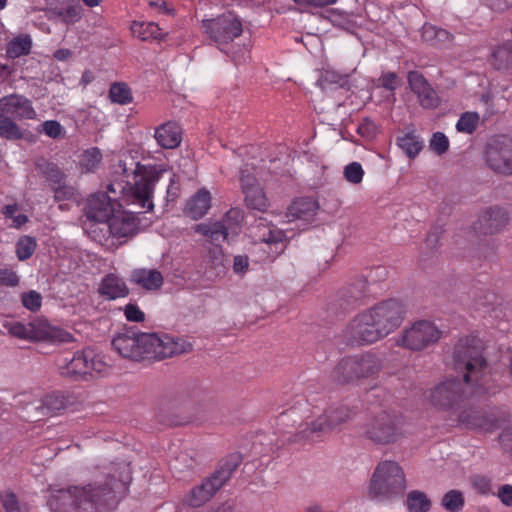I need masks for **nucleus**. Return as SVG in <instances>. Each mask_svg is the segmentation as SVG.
Instances as JSON below:
<instances>
[{
  "label": "nucleus",
  "instance_id": "f257e3e1",
  "mask_svg": "<svg viewBox=\"0 0 512 512\" xmlns=\"http://www.w3.org/2000/svg\"><path fill=\"white\" fill-rule=\"evenodd\" d=\"M453 364L455 370L462 374L464 383L454 378L446 379L427 391L425 398L435 408L456 410L468 397L496 393L497 387L491 381L480 341L472 337L459 340L454 347Z\"/></svg>",
  "mask_w": 512,
  "mask_h": 512
},
{
  "label": "nucleus",
  "instance_id": "f03ea898",
  "mask_svg": "<svg viewBox=\"0 0 512 512\" xmlns=\"http://www.w3.org/2000/svg\"><path fill=\"white\" fill-rule=\"evenodd\" d=\"M124 487L120 480L103 486L99 482L72 486L50 494L47 505L52 512H111L116 504V491Z\"/></svg>",
  "mask_w": 512,
  "mask_h": 512
},
{
  "label": "nucleus",
  "instance_id": "7ed1b4c3",
  "mask_svg": "<svg viewBox=\"0 0 512 512\" xmlns=\"http://www.w3.org/2000/svg\"><path fill=\"white\" fill-rule=\"evenodd\" d=\"M113 348L124 358L132 360L163 359L192 350V344L167 334L124 330L114 336Z\"/></svg>",
  "mask_w": 512,
  "mask_h": 512
},
{
  "label": "nucleus",
  "instance_id": "20e7f679",
  "mask_svg": "<svg viewBox=\"0 0 512 512\" xmlns=\"http://www.w3.org/2000/svg\"><path fill=\"white\" fill-rule=\"evenodd\" d=\"M351 411L345 406L329 408L322 414H316L308 405L291 408L279 416V425L294 428L295 442H309L322 434L348 421Z\"/></svg>",
  "mask_w": 512,
  "mask_h": 512
},
{
  "label": "nucleus",
  "instance_id": "39448f33",
  "mask_svg": "<svg viewBox=\"0 0 512 512\" xmlns=\"http://www.w3.org/2000/svg\"><path fill=\"white\" fill-rule=\"evenodd\" d=\"M362 429L366 440L377 446H388L405 437L406 421L401 413L381 408L368 414Z\"/></svg>",
  "mask_w": 512,
  "mask_h": 512
},
{
  "label": "nucleus",
  "instance_id": "423d86ee",
  "mask_svg": "<svg viewBox=\"0 0 512 512\" xmlns=\"http://www.w3.org/2000/svg\"><path fill=\"white\" fill-rule=\"evenodd\" d=\"M406 488V476L400 464L393 460H383L374 469L368 494L376 502L387 504L401 498Z\"/></svg>",
  "mask_w": 512,
  "mask_h": 512
},
{
  "label": "nucleus",
  "instance_id": "0eeeda50",
  "mask_svg": "<svg viewBox=\"0 0 512 512\" xmlns=\"http://www.w3.org/2000/svg\"><path fill=\"white\" fill-rule=\"evenodd\" d=\"M135 172V183L133 186L126 183H113L108 185V191L115 196L121 194L120 199L126 203H137L146 210L153 208L152 196L154 187L159 180V173L153 167L139 166L137 163Z\"/></svg>",
  "mask_w": 512,
  "mask_h": 512
},
{
  "label": "nucleus",
  "instance_id": "6e6552de",
  "mask_svg": "<svg viewBox=\"0 0 512 512\" xmlns=\"http://www.w3.org/2000/svg\"><path fill=\"white\" fill-rule=\"evenodd\" d=\"M381 367V360L377 355L363 353L340 360L332 372V377L341 384L352 383L376 375Z\"/></svg>",
  "mask_w": 512,
  "mask_h": 512
},
{
  "label": "nucleus",
  "instance_id": "1a4fd4ad",
  "mask_svg": "<svg viewBox=\"0 0 512 512\" xmlns=\"http://www.w3.org/2000/svg\"><path fill=\"white\" fill-rule=\"evenodd\" d=\"M4 328L10 335L26 341H67L70 335L48 322L36 319L29 323H23L16 320H8L4 323Z\"/></svg>",
  "mask_w": 512,
  "mask_h": 512
},
{
  "label": "nucleus",
  "instance_id": "9d476101",
  "mask_svg": "<svg viewBox=\"0 0 512 512\" xmlns=\"http://www.w3.org/2000/svg\"><path fill=\"white\" fill-rule=\"evenodd\" d=\"M201 26L220 50H223L224 45L232 42L243 32L241 20L231 11L214 18L203 19Z\"/></svg>",
  "mask_w": 512,
  "mask_h": 512
},
{
  "label": "nucleus",
  "instance_id": "9b49d317",
  "mask_svg": "<svg viewBox=\"0 0 512 512\" xmlns=\"http://www.w3.org/2000/svg\"><path fill=\"white\" fill-rule=\"evenodd\" d=\"M242 221V211L232 208L220 221L197 224L195 232L209 238L213 243L230 241L240 233Z\"/></svg>",
  "mask_w": 512,
  "mask_h": 512
},
{
  "label": "nucleus",
  "instance_id": "f8f14e48",
  "mask_svg": "<svg viewBox=\"0 0 512 512\" xmlns=\"http://www.w3.org/2000/svg\"><path fill=\"white\" fill-rule=\"evenodd\" d=\"M441 336L442 331L433 322L421 320L405 329L396 344L412 351H421L434 345Z\"/></svg>",
  "mask_w": 512,
  "mask_h": 512
},
{
  "label": "nucleus",
  "instance_id": "ddd939ff",
  "mask_svg": "<svg viewBox=\"0 0 512 512\" xmlns=\"http://www.w3.org/2000/svg\"><path fill=\"white\" fill-rule=\"evenodd\" d=\"M484 159L494 172L512 175V138L500 136L491 139L487 143Z\"/></svg>",
  "mask_w": 512,
  "mask_h": 512
},
{
  "label": "nucleus",
  "instance_id": "4468645a",
  "mask_svg": "<svg viewBox=\"0 0 512 512\" xmlns=\"http://www.w3.org/2000/svg\"><path fill=\"white\" fill-rule=\"evenodd\" d=\"M366 312L372 316L384 338L401 324L404 310L399 301L390 299L366 309Z\"/></svg>",
  "mask_w": 512,
  "mask_h": 512
},
{
  "label": "nucleus",
  "instance_id": "2eb2a0df",
  "mask_svg": "<svg viewBox=\"0 0 512 512\" xmlns=\"http://www.w3.org/2000/svg\"><path fill=\"white\" fill-rule=\"evenodd\" d=\"M347 340L356 345H369L383 339L378 326L366 310L358 313L344 331Z\"/></svg>",
  "mask_w": 512,
  "mask_h": 512
},
{
  "label": "nucleus",
  "instance_id": "dca6fc26",
  "mask_svg": "<svg viewBox=\"0 0 512 512\" xmlns=\"http://www.w3.org/2000/svg\"><path fill=\"white\" fill-rule=\"evenodd\" d=\"M234 468H220L211 477L206 478L202 483L192 488L185 498V502L192 507H199L209 501L212 496L231 477Z\"/></svg>",
  "mask_w": 512,
  "mask_h": 512
},
{
  "label": "nucleus",
  "instance_id": "f3484780",
  "mask_svg": "<svg viewBox=\"0 0 512 512\" xmlns=\"http://www.w3.org/2000/svg\"><path fill=\"white\" fill-rule=\"evenodd\" d=\"M121 204L115 198L100 192L91 195L86 202L84 213L87 220L98 225H105Z\"/></svg>",
  "mask_w": 512,
  "mask_h": 512
},
{
  "label": "nucleus",
  "instance_id": "a211bd4d",
  "mask_svg": "<svg viewBox=\"0 0 512 512\" xmlns=\"http://www.w3.org/2000/svg\"><path fill=\"white\" fill-rule=\"evenodd\" d=\"M0 116L14 120H33L37 113L32 102L21 94H10L0 97Z\"/></svg>",
  "mask_w": 512,
  "mask_h": 512
},
{
  "label": "nucleus",
  "instance_id": "6ab92c4d",
  "mask_svg": "<svg viewBox=\"0 0 512 512\" xmlns=\"http://www.w3.org/2000/svg\"><path fill=\"white\" fill-rule=\"evenodd\" d=\"M507 211L501 207H489L482 211L478 221L475 223V230L478 233L488 235L500 232L508 223Z\"/></svg>",
  "mask_w": 512,
  "mask_h": 512
},
{
  "label": "nucleus",
  "instance_id": "aec40b11",
  "mask_svg": "<svg viewBox=\"0 0 512 512\" xmlns=\"http://www.w3.org/2000/svg\"><path fill=\"white\" fill-rule=\"evenodd\" d=\"M408 82L411 90L417 95L419 103L423 108L433 109L438 106L439 98L437 93L422 74L417 71L409 72Z\"/></svg>",
  "mask_w": 512,
  "mask_h": 512
},
{
  "label": "nucleus",
  "instance_id": "412c9836",
  "mask_svg": "<svg viewBox=\"0 0 512 512\" xmlns=\"http://www.w3.org/2000/svg\"><path fill=\"white\" fill-rule=\"evenodd\" d=\"M103 227L116 238L130 237L137 230L134 215L121 210H116Z\"/></svg>",
  "mask_w": 512,
  "mask_h": 512
},
{
  "label": "nucleus",
  "instance_id": "4be33fe9",
  "mask_svg": "<svg viewBox=\"0 0 512 512\" xmlns=\"http://www.w3.org/2000/svg\"><path fill=\"white\" fill-rule=\"evenodd\" d=\"M90 349L77 351L69 360L59 366L60 374L71 379H81L89 374Z\"/></svg>",
  "mask_w": 512,
  "mask_h": 512
},
{
  "label": "nucleus",
  "instance_id": "5701e85b",
  "mask_svg": "<svg viewBox=\"0 0 512 512\" xmlns=\"http://www.w3.org/2000/svg\"><path fill=\"white\" fill-rule=\"evenodd\" d=\"M70 404L69 399L62 393L53 392L41 400L35 401L31 408L35 410V417L54 416L65 410Z\"/></svg>",
  "mask_w": 512,
  "mask_h": 512
},
{
  "label": "nucleus",
  "instance_id": "b1692460",
  "mask_svg": "<svg viewBox=\"0 0 512 512\" xmlns=\"http://www.w3.org/2000/svg\"><path fill=\"white\" fill-rule=\"evenodd\" d=\"M319 209L318 202L310 197L295 200L287 209L288 221L300 220L306 224L314 220Z\"/></svg>",
  "mask_w": 512,
  "mask_h": 512
},
{
  "label": "nucleus",
  "instance_id": "393cba45",
  "mask_svg": "<svg viewBox=\"0 0 512 512\" xmlns=\"http://www.w3.org/2000/svg\"><path fill=\"white\" fill-rule=\"evenodd\" d=\"M129 280L132 284L147 291L158 290L163 285V276L155 269H134L130 274Z\"/></svg>",
  "mask_w": 512,
  "mask_h": 512
},
{
  "label": "nucleus",
  "instance_id": "a878e982",
  "mask_svg": "<svg viewBox=\"0 0 512 512\" xmlns=\"http://www.w3.org/2000/svg\"><path fill=\"white\" fill-rule=\"evenodd\" d=\"M211 207V194L208 190L199 189L186 203L184 212L193 220H198L207 214Z\"/></svg>",
  "mask_w": 512,
  "mask_h": 512
},
{
  "label": "nucleus",
  "instance_id": "bb28decb",
  "mask_svg": "<svg viewBox=\"0 0 512 512\" xmlns=\"http://www.w3.org/2000/svg\"><path fill=\"white\" fill-rule=\"evenodd\" d=\"M154 137L165 149H174L181 143V128L175 122H166L156 128Z\"/></svg>",
  "mask_w": 512,
  "mask_h": 512
},
{
  "label": "nucleus",
  "instance_id": "cd10ccee",
  "mask_svg": "<svg viewBox=\"0 0 512 512\" xmlns=\"http://www.w3.org/2000/svg\"><path fill=\"white\" fill-rule=\"evenodd\" d=\"M98 292L107 299L114 300L127 296L129 290L122 278L111 273L102 279Z\"/></svg>",
  "mask_w": 512,
  "mask_h": 512
},
{
  "label": "nucleus",
  "instance_id": "c85d7f7f",
  "mask_svg": "<svg viewBox=\"0 0 512 512\" xmlns=\"http://www.w3.org/2000/svg\"><path fill=\"white\" fill-rule=\"evenodd\" d=\"M396 145L410 159L416 158L424 147V141L413 129L396 138Z\"/></svg>",
  "mask_w": 512,
  "mask_h": 512
},
{
  "label": "nucleus",
  "instance_id": "c756f323",
  "mask_svg": "<svg viewBox=\"0 0 512 512\" xmlns=\"http://www.w3.org/2000/svg\"><path fill=\"white\" fill-rule=\"evenodd\" d=\"M245 202L250 209L265 211L269 206L268 198L260 186L251 188L249 184L244 186Z\"/></svg>",
  "mask_w": 512,
  "mask_h": 512
},
{
  "label": "nucleus",
  "instance_id": "7c9ffc66",
  "mask_svg": "<svg viewBox=\"0 0 512 512\" xmlns=\"http://www.w3.org/2000/svg\"><path fill=\"white\" fill-rule=\"evenodd\" d=\"M32 48V38L28 34L14 37L7 44L6 54L9 58L15 59L28 55Z\"/></svg>",
  "mask_w": 512,
  "mask_h": 512
},
{
  "label": "nucleus",
  "instance_id": "2f4dec72",
  "mask_svg": "<svg viewBox=\"0 0 512 512\" xmlns=\"http://www.w3.org/2000/svg\"><path fill=\"white\" fill-rule=\"evenodd\" d=\"M131 30L134 35L145 41L151 39L161 40L165 36L162 29L154 22H133Z\"/></svg>",
  "mask_w": 512,
  "mask_h": 512
},
{
  "label": "nucleus",
  "instance_id": "473e14b6",
  "mask_svg": "<svg viewBox=\"0 0 512 512\" xmlns=\"http://www.w3.org/2000/svg\"><path fill=\"white\" fill-rule=\"evenodd\" d=\"M492 58L496 69L512 71V41L497 47L493 51Z\"/></svg>",
  "mask_w": 512,
  "mask_h": 512
},
{
  "label": "nucleus",
  "instance_id": "72a5a7b5",
  "mask_svg": "<svg viewBox=\"0 0 512 512\" xmlns=\"http://www.w3.org/2000/svg\"><path fill=\"white\" fill-rule=\"evenodd\" d=\"M422 39L431 44L438 45L450 42L452 35L445 29L438 28L431 24H424L421 30Z\"/></svg>",
  "mask_w": 512,
  "mask_h": 512
},
{
  "label": "nucleus",
  "instance_id": "f704fd0d",
  "mask_svg": "<svg viewBox=\"0 0 512 512\" xmlns=\"http://www.w3.org/2000/svg\"><path fill=\"white\" fill-rule=\"evenodd\" d=\"M405 503L409 512H428L431 508L429 497L420 490L410 491Z\"/></svg>",
  "mask_w": 512,
  "mask_h": 512
},
{
  "label": "nucleus",
  "instance_id": "c9c22d12",
  "mask_svg": "<svg viewBox=\"0 0 512 512\" xmlns=\"http://www.w3.org/2000/svg\"><path fill=\"white\" fill-rule=\"evenodd\" d=\"M0 503L5 512H28V507L21 504L17 495L10 489L0 492Z\"/></svg>",
  "mask_w": 512,
  "mask_h": 512
},
{
  "label": "nucleus",
  "instance_id": "e433bc0d",
  "mask_svg": "<svg viewBox=\"0 0 512 512\" xmlns=\"http://www.w3.org/2000/svg\"><path fill=\"white\" fill-rule=\"evenodd\" d=\"M109 98L113 103L126 105L132 102L133 97L127 84L119 82L111 85L109 90Z\"/></svg>",
  "mask_w": 512,
  "mask_h": 512
},
{
  "label": "nucleus",
  "instance_id": "4c0bfd02",
  "mask_svg": "<svg viewBox=\"0 0 512 512\" xmlns=\"http://www.w3.org/2000/svg\"><path fill=\"white\" fill-rule=\"evenodd\" d=\"M0 137L7 140H18L23 137V133L14 119L0 116Z\"/></svg>",
  "mask_w": 512,
  "mask_h": 512
},
{
  "label": "nucleus",
  "instance_id": "58836bf2",
  "mask_svg": "<svg viewBox=\"0 0 512 512\" xmlns=\"http://www.w3.org/2000/svg\"><path fill=\"white\" fill-rule=\"evenodd\" d=\"M479 120L480 116L477 112H464L456 123V130L460 133L472 134L476 130Z\"/></svg>",
  "mask_w": 512,
  "mask_h": 512
},
{
  "label": "nucleus",
  "instance_id": "ea45409f",
  "mask_svg": "<svg viewBox=\"0 0 512 512\" xmlns=\"http://www.w3.org/2000/svg\"><path fill=\"white\" fill-rule=\"evenodd\" d=\"M36 248V241L30 236L21 237L16 244V254L19 260L23 261L32 256Z\"/></svg>",
  "mask_w": 512,
  "mask_h": 512
},
{
  "label": "nucleus",
  "instance_id": "a19ab883",
  "mask_svg": "<svg viewBox=\"0 0 512 512\" xmlns=\"http://www.w3.org/2000/svg\"><path fill=\"white\" fill-rule=\"evenodd\" d=\"M102 159L101 151L96 148H90L86 150L82 155L81 165L82 168L86 171H93L95 170L98 165L100 164Z\"/></svg>",
  "mask_w": 512,
  "mask_h": 512
},
{
  "label": "nucleus",
  "instance_id": "79ce46f5",
  "mask_svg": "<svg viewBox=\"0 0 512 512\" xmlns=\"http://www.w3.org/2000/svg\"><path fill=\"white\" fill-rule=\"evenodd\" d=\"M442 505L448 511H459L464 505L462 493L458 490L447 492L442 498Z\"/></svg>",
  "mask_w": 512,
  "mask_h": 512
},
{
  "label": "nucleus",
  "instance_id": "37998d69",
  "mask_svg": "<svg viewBox=\"0 0 512 512\" xmlns=\"http://www.w3.org/2000/svg\"><path fill=\"white\" fill-rule=\"evenodd\" d=\"M343 175L347 182L351 184H359L363 180L364 170L360 163L351 162L344 167Z\"/></svg>",
  "mask_w": 512,
  "mask_h": 512
},
{
  "label": "nucleus",
  "instance_id": "c03bdc74",
  "mask_svg": "<svg viewBox=\"0 0 512 512\" xmlns=\"http://www.w3.org/2000/svg\"><path fill=\"white\" fill-rule=\"evenodd\" d=\"M58 15L61 17L62 21L67 24H73L78 22L82 17V8L79 4L68 5L62 8Z\"/></svg>",
  "mask_w": 512,
  "mask_h": 512
},
{
  "label": "nucleus",
  "instance_id": "a18cd8bd",
  "mask_svg": "<svg viewBox=\"0 0 512 512\" xmlns=\"http://www.w3.org/2000/svg\"><path fill=\"white\" fill-rule=\"evenodd\" d=\"M89 374L92 375L93 373L97 375H102L108 372L109 365L105 362L104 358L99 355L95 354L93 350L90 349V356H89Z\"/></svg>",
  "mask_w": 512,
  "mask_h": 512
},
{
  "label": "nucleus",
  "instance_id": "49530a36",
  "mask_svg": "<svg viewBox=\"0 0 512 512\" xmlns=\"http://www.w3.org/2000/svg\"><path fill=\"white\" fill-rule=\"evenodd\" d=\"M429 147L436 154L442 155L449 149V139L444 133L435 132L429 141Z\"/></svg>",
  "mask_w": 512,
  "mask_h": 512
},
{
  "label": "nucleus",
  "instance_id": "de8ad7c7",
  "mask_svg": "<svg viewBox=\"0 0 512 512\" xmlns=\"http://www.w3.org/2000/svg\"><path fill=\"white\" fill-rule=\"evenodd\" d=\"M287 239L286 233L278 228H271L267 233H264L262 240L268 244L280 245V251L285 248L284 241Z\"/></svg>",
  "mask_w": 512,
  "mask_h": 512
},
{
  "label": "nucleus",
  "instance_id": "09e8293b",
  "mask_svg": "<svg viewBox=\"0 0 512 512\" xmlns=\"http://www.w3.org/2000/svg\"><path fill=\"white\" fill-rule=\"evenodd\" d=\"M21 300H22L23 306L32 312L39 310L41 307V303H42V297H41L40 293H38L34 290L23 293Z\"/></svg>",
  "mask_w": 512,
  "mask_h": 512
},
{
  "label": "nucleus",
  "instance_id": "8fccbe9b",
  "mask_svg": "<svg viewBox=\"0 0 512 512\" xmlns=\"http://www.w3.org/2000/svg\"><path fill=\"white\" fill-rule=\"evenodd\" d=\"M239 181L241 184L242 192H244L245 184H249L251 188L259 186L255 177L254 168L250 167L249 164L244 165L240 170Z\"/></svg>",
  "mask_w": 512,
  "mask_h": 512
},
{
  "label": "nucleus",
  "instance_id": "3c124183",
  "mask_svg": "<svg viewBox=\"0 0 512 512\" xmlns=\"http://www.w3.org/2000/svg\"><path fill=\"white\" fill-rule=\"evenodd\" d=\"M471 485L473 489L483 495L491 493L490 479L484 475H475L471 478Z\"/></svg>",
  "mask_w": 512,
  "mask_h": 512
},
{
  "label": "nucleus",
  "instance_id": "603ef678",
  "mask_svg": "<svg viewBox=\"0 0 512 512\" xmlns=\"http://www.w3.org/2000/svg\"><path fill=\"white\" fill-rule=\"evenodd\" d=\"M300 11H307L311 8H323L335 4L338 0H293Z\"/></svg>",
  "mask_w": 512,
  "mask_h": 512
},
{
  "label": "nucleus",
  "instance_id": "864d4df0",
  "mask_svg": "<svg viewBox=\"0 0 512 512\" xmlns=\"http://www.w3.org/2000/svg\"><path fill=\"white\" fill-rule=\"evenodd\" d=\"M42 131L51 138H57L61 135L63 127L58 121L48 120L42 123Z\"/></svg>",
  "mask_w": 512,
  "mask_h": 512
},
{
  "label": "nucleus",
  "instance_id": "5fc2aeb1",
  "mask_svg": "<svg viewBox=\"0 0 512 512\" xmlns=\"http://www.w3.org/2000/svg\"><path fill=\"white\" fill-rule=\"evenodd\" d=\"M125 317L128 321L142 322L145 319V314L138 306L134 304H128L124 309Z\"/></svg>",
  "mask_w": 512,
  "mask_h": 512
},
{
  "label": "nucleus",
  "instance_id": "6e6d98bb",
  "mask_svg": "<svg viewBox=\"0 0 512 512\" xmlns=\"http://www.w3.org/2000/svg\"><path fill=\"white\" fill-rule=\"evenodd\" d=\"M249 269V258L246 255H236L233 259V272L244 275Z\"/></svg>",
  "mask_w": 512,
  "mask_h": 512
},
{
  "label": "nucleus",
  "instance_id": "4d7b16f0",
  "mask_svg": "<svg viewBox=\"0 0 512 512\" xmlns=\"http://www.w3.org/2000/svg\"><path fill=\"white\" fill-rule=\"evenodd\" d=\"M19 283L18 275L9 269H0V284L15 287Z\"/></svg>",
  "mask_w": 512,
  "mask_h": 512
},
{
  "label": "nucleus",
  "instance_id": "13d9d810",
  "mask_svg": "<svg viewBox=\"0 0 512 512\" xmlns=\"http://www.w3.org/2000/svg\"><path fill=\"white\" fill-rule=\"evenodd\" d=\"M379 82L381 86L388 90H395L398 86L397 75L393 72L384 73L379 78Z\"/></svg>",
  "mask_w": 512,
  "mask_h": 512
},
{
  "label": "nucleus",
  "instance_id": "bf43d9fd",
  "mask_svg": "<svg viewBox=\"0 0 512 512\" xmlns=\"http://www.w3.org/2000/svg\"><path fill=\"white\" fill-rule=\"evenodd\" d=\"M500 501L506 506H512V485L505 484L497 492Z\"/></svg>",
  "mask_w": 512,
  "mask_h": 512
},
{
  "label": "nucleus",
  "instance_id": "052dcab7",
  "mask_svg": "<svg viewBox=\"0 0 512 512\" xmlns=\"http://www.w3.org/2000/svg\"><path fill=\"white\" fill-rule=\"evenodd\" d=\"M55 190V199L60 201L72 199L75 196V190L70 186L59 185Z\"/></svg>",
  "mask_w": 512,
  "mask_h": 512
},
{
  "label": "nucleus",
  "instance_id": "680f3d73",
  "mask_svg": "<svg viewBox=\"0 0 512 512\" xmlns=\"http://www.w3.org/2000/svg\"><path fill=\"white\" fill-rule=\"evenodd\" d=\"M488 6L495 11H504L512 7V0H487Z\"/></svg>",
  "mask_w": 512,
  "mask_h": 512
},
{
  "label": "nucleus",
  "instance_id": "e2e57ef3",
  "mask_svg": "<svg viewBox=\"0 0 512 512\" xmlns=\"http://www.w3.org/2000/svg\"><path fill=\"white\" fill-rule=\"evenodd\" d=\"M18 205L17 204H8L3 207L2 213L7 219H13V217L16 216V213L18 211Z\"/></svg>",
  "mask_w": 512,
  "mask_h": 512
},
{
  "label": "nucleus",
  "instance_id": "0e129e2a",
  "mask_svg": "<svg viewBox=\"0 0 512 512\" xmlns=\"http://www.w3.org/2000/svg\"><path fill=\"white\" fill-rule=\"evenodd\" d=\"M28 217L24 214H18L12 219V223L10 224L13 228H20L22 225L27 223Z\"/></svg>",
  "mask_w": 512,
  "mask_h": 512
},
{
  "label": "nucleus",
  "instance_id": "69168bd1",
  "mask_svg": "<svg viewBox=\"0 0 512 512\" xmlns=\"http://www.w3.org/2000/svg\"><path fill=\"white\" fill-rule=\"evenodd\" d=\"M151 6H155L159 9V12L163 14H170L172 10L167 6L165 2H150Z\"/></svg>",
  "mask_w": 512,
  "mask_h": 512
},
{
  "label": "nucleus",
  "instance_id": "338daca9",
  "mask_svg": "<svg viewBox=\"0 0 512 512\" xmlns=\"http://www.w3.org/2000/svg\"><path fill=\"white\" fill-rule=\"evenodd\" d=\"M70 54V51L67 49H59L55 52L54 57L60 61H64L70 56Z\"/></svg>",
  "mask_w": 512,
  "mask_h": 512
},
{
  "label": "nucleus",
  "instance_id": "774afa93",
  "mask_svg": "<svg viewBox=\"0 0 512 512\" xmlns=\"http://www.w3.org/2000/svg\"><path fill=\"white\" fill-rule=\"evenodd\" d=\"M93 78H94V77H93L92 72H90V71H85V72L82 74L81 82H82V84H84V85L86 86L87 84H89L90 82H92Z\"/></svg>",
  "mask_w": 512,
  "mask_h": 512
}]
</instances>
